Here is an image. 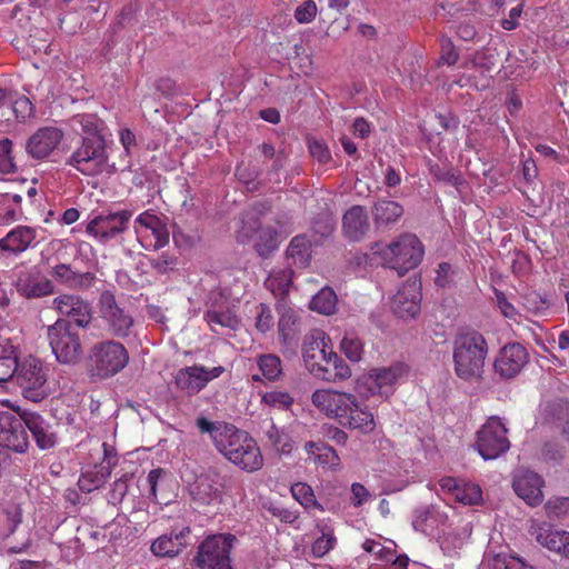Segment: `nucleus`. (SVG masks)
Instances as JSON below:
<instances>
[{
    "mask_svg": "<svg viewBox=\"0 0 569 569\" xmlns=\"http://www.w3.org/2000/svg\"><path fill=\"white\" fill-rule=\"evenodd\" d=\"M196 426L202 433H208L217 450L231 463L247 472L260 470L263 457L257 441L246 431L233 425L210 421L198 417Z\"/></svg>",
    "mask_w": 569,
    "mask_h": 569,
    "instance_id": "1",
    "label": "nucleus"
},
{
    "mask_svg": "<svg viewBox=\"0 0 569 569\" xmlns=\"http://www.w3.org/2000/svg\"><path fill=\"white\" fill-rule=\"evenodd\" d=\"M488 345L485 337L476 331L459 333L453 339L455 373L463 381H477L482 378Z\"/></svg>",
    "mask_w": 569,
    "mask_h": 569,
    "instance_id": "2",
    "label": "nucleus"
},
{
    "mask_svg": "<svg viewBox=\"0 0 569 569\" xmlns=\"http://www.w3.org/2000/svg\"><path fill=\"white\" fill-rule=\"evenodd\" d=\"M326 335L318 331L303 347V360L307 369L316 378L336 382L351 376L350 367L332 350L326 349Z\"/></svg>",
    "mask_w": 569,
    "mask_h": 569,
    "instance_id": "3",
    "label": "nucleus"
},
{
    "mask_svg": "<svg viewBox=\"0 0 569 569\" xmlns=\"http://www.w3.org/2000/svg\"><path fill=\"white\" fill-rule=\"evenodd\" d=\"M383 266L393 269L399 276L415 269L422 260V242L411 233L401 234L397 240L378 251Z\"/></svg>",
    "mask_w": 569,
    "mask_h": 569,
    "instance_id": "4",
    "label": "nucleus"
},
{
    "mask_svg": "<svg viewBox=\"0 0 569 569\" xmlns=\"http://www.w3.org/2000/svg\"><path fill=\"white\" fill-rule=\"evenodd\" d=\"M66 164L87 177L109 172L107 139H81L79 146L66 160Z\"/></svg>",
    "mask_w": 569,
    "mask_h": 569,
    "instance_id": "5",
    "label": "nucleus"
},
{
    "mask_svg": "<svg viewBox=\"0 0 569 569\" xmlns=\"http://www.w3.org/2000/svg\"><path fill=\"white\" fill-rule=\"evenodd\" d=\"M48 371L42 360L34 356H27L18 360L13 381L26 399L39 402L49 395Z\"/></svg>",
    "mask_w": 569,
    "mask_h": 569,
    "instance_id": "6",
    "label": "nucleus"
},
{
    "mask_svg": "<svg viewBox=\"0 0 569 569\" xmlns=\"http://www.w3.org/2000/svg\"><path fill=\"white\" fill-rule=\"evenodd\" d=\"M89 362L93 376L107 379L120 372L128 365L129 353L119 341H101L90 349Z\"/></svg>",
    "mask_w": 569,
    "mask_h": 569,
    "instance_id": "7",
    "label": "nucleus"
},
{
    "mask_svg": "<svg viewBox=\"0 0 569 569\" xmlns=\"http://www.w3.org/2000/svg\"><path fill=\"white\" fill-rule=\"evenodd\" d=\"M49 345L60 363H77L83 353L79 332L66 319H58L47 329Z\"/></svg>",
    "mask_w": 569,
    "mask_h": 569,
    "instance_id": "8",
    "label": "nucleus"
},
{
    "mask_svg": "<svg viewBox=\"0 0 569 569\" xmlns=\"http://www.w3.org/2000/svg\"><path fill=\"white\" fill-rule=\"evenodd\" d=\"M99 316L108 332L117 338H127L131 335L134 319L126 306L117 301L116 296L104 290L98 300Z\"/></svg>",
    "mask_w": 569,
    "mask_h": 569,
    "instance_id": "9",
    "label": "nucleus"
},
{
    "mask_svg": "<svg viewBox=\"0 0 569 569\" xmlns=\"http://www.w3.org/2000/svg\"><path fill=\"white\" fill-rule=\"evenodd\" d=\"M237 538L232 533L207 537L198 548L196 562L201 569H232L230 551Z\"/></svg>",
    "mask_w": 569,
    "mask_h": 569,
    "instance_id": "10",
    "label": "nucleus"
},
{
    "mask_svg": "<svg viewBox=\"0 0 569 569\" xmlns=\"http://www.w3.org/2000/svg\"><path fill=\"white\" fill-rule=\"evenodd\" d=\"M13 412L0 411V447L16 453H26L29 449V436L24 413L20 407Z\"/></svg>",
    "mask_w": 569,
    "mask_h": 569,
    "instance_id": "11",
    "label": "nucleus"
},
{
    "mask_svg": "<svg viewBox=\"0 0 569 569\" xmlns=\"http://www.w3.org/2000/svg\"><path fill=\"white\" fill-rule=\"evenodd\" d=\"M507 428L499 417H490L477 431L476 448L485 460H492L510 448Z\"/></svg>",
    "mask_w": 569,
    "mask_h": 569,
    "instance_id": "12",
    "label": "nucleus"
},
{
    "mask_svg": "<svg viewBox=\"0 0 569 569\" xmlns=\"http://www.w3.org/2000/svg\"><path fill=\"white\" fill-rule=\"evenodd\" d=\"M51 308L79 328L87 329L92 322L93 311L89 301L74 293H61L52 300Z\"/></svg>",
    "mask_w": 569,
    "mask_h": 569,
    "instance_id": "13",
    "label": "nucleus"
},
{
    "mask_svg": "<svg viewBox=\"0 0 569 569\" xmlns=\"http://www.w3.org/2000/svg\"><path fill=\"white\" fill-rule=\"evenodd\" d=\"M131 217L130 210L99 214L88 222L86 230L99 241L107 242L127 230Z\"/></svg>",
    "mask_w": 569,
    "mask_h": 569,
    "instance_id": "14",
    "label": "nucleus"
},
{
    "mask_svg": "<svg viewBox=\"0 0 569 569\" xmlns=\"http://www.w3.org/2000/svg\"><path fill=\"white\" fill-rule=\"evenodd\" d=\"M529 362L527 349L519 342L503 346L493 363L495 373L508 380L517 377Z\"/></svg>",
    "mask_w": 569,
    "mask_h": 569,
    "instance_id": "15",
    "label": "nucleus"
},
{
    "mask_svg": "<svg viewBox=\"0 0 569 569\" xmlns=\"http://www.w3.org/2000/svg\"><path fill=\"white\" fill-rule=\"evenodd\" d=\"M224 371L222 366L206 368L203 366H190L177 371L174 383L178 389L188 395H196L201 391L208 382L221 376Z\"/></svg>",
    "mask_w": 569,
    "mask_h": 569,
    "instance_id": "16",
    "label": "nucleus"
},
{
    "mask_svg": "<svg viewBox=\"0 0 569 569\" xmlns=\"http://www.w3.org/2000/svg\"><path fill=\"white\" fill-rule=\"evenodd\" d=\"M356 397L351 393L339 392L329 389L316 390L311 400L316 408L329 418H335L340 423L351 410Z\"/></svg>",
    "mask_w": 569,
    "mask_h": 569,
    "instance_id": "17",
    "label": "nucleus"
},
{
    "mask_svg": "<svg viewBox=\"0 0 569 569\" xmlns=\"http://www.w3.org/2000/svg\"><path fill=\"white\" fill-rule=\"evenodd\" d=\"M421 282L413 278L408 279L393 296L391 309L393 313L402 319L416 318L420 312Z\"/></svg>",
    "mask_w": 569,
    "mask_h": 569,
    "instance_id": "18",
    "label": "nucleus"
},
{
    "mask_svg": "<svg viewBox=\"0 0 569 569\" xmlns=\"http://www.w3.org/2000/svg\"><path fill=\"white\" fill-rule=\"evenodd\" d=\"M63 131L56 127L39 128L26 142V152L34 160L47 159L63 139Z\"/></svg>",
    "mask_w": 569,
    "mask_h": 569,
    "instance_id": "19",
    "label": "nucleus"
},
{
    "mask_svg": "<svg viewBox=\"0 0 569 569\" xmlns=\"http://www.w3.org/2000/svg\"><path fill=\"white\" fill-rule=\"evenodd\" d=\"M102 447L104 453L103 461L82 472L78 480V486L83 492L90 493L101 488L111 476L113 467L118 463L117 455L112 449L106 442L102 443Z\"/></svg>",
    "mask_w": 569,
    "mask_h": 569,
    "instance_id": "20",
    "label": "nucleus"
},
{
    "mask_svg": "<svg viewBox=\"0 0 569 569\" xmlns=\"http://www.w3.org/2000/svg\"><path fill=\"white\" fill-rule=\"evenodd\" d=\"M408 372L405 363L397 362L390 367L376 368L370 370L366 378L368 390L375 395L379 393L389 397L393 392L395 383Z\"/></svg>",
    "mask_w": 569,
    "mask_h": 569,
    "instance_id": "21",
    "label": "nucleus"
},
{
    "mask_svg": "<svg viewBox=\"0 0 569 569\" xmlns=\"http://www.w3.org/2000/svg\"><path fill=\"white\" fill-rule=\"evenodd\" d=\"M27 429L30 431L37 447L42 451L53 449L59 442L54 425L36 411L27 410L24 413Z\"/></svg>",
    "mask_w": 569,
    "mask_h": 569,
    "instance_id": "22",
    "label": "nucleus"
},
{
    "mask_svg": "<svg viewBox=\"0 0 569 569\" xmlns=\"http://www.w3.org/2000/svg\"><path fill=\"white\" fill-rule=\"evenodd\" d=\"M529 532L545 548L569 558V532L555 530L547 522L532 521Z\"/></svg>",
    "mask_w": 569,
    "mask_h": 569,
    "instance_id": "23",
    "label": "nucleus"
},
{
    "mask_svg": "<svg viewBox=\"0 0 569 569\" xmlns=\"http://www.w3.org/2000/svg\"><path fill=\"white\" fill-rule=\"evenodd\" d=\"M192 498L203 505H212L222 500L221 477L216 471L199 475L189 488Z\"/></svg>",
    "mask_w": 569,
    "mask_h": 569,
    "instance_id": "24",
    "label": "nucleus"
},
{
    "mask_svg": "<svg viewBox=\"0 0 569 569\" xmlns=\"http://www.w3.org/2000/svg\"><path fill=\"white\" fill-rule=\"evenodd\" d=\"M242 223L241 236L243 234L249 238L251 233L258 232L254 249L261 258L266 259L270 257V254L278 249V232L272 227L261 228L260 221L249 214L246 216Z\"/></svg>",
    "mask_w": 569,
    "mask_h": 569,
    "instance_id": "25",
    "label": "nucleus"
},
{
    "mask_svg": "<svg viewBox=\"0 0 569 569\" xmlns=\"http://www.w3.org/2000/svg\"><path fill=\"white\" fill-rule=\"evenodd\" d=\"M542 478L532 471H521L515 476L512 487L519 498L529 506H538L542 501Z\"/></svg>",
    "mask_w": 569,
    "mask_h": 569,
    "instance_id": "26",
    "label": "nucleus"
},
{
    "mask_svg": "<svg viewBox=\"0 0 569 569\" xmlns=\"http://www.w3.org/2000/svg\"><path fill=\"white\" fill-rule=\"evenodd\" d=\"M50 274L61 284L71 290H88L94 281L96 274L92 272H79L71 268L70 264L59 263L52 267Z\"/></svg>",
    "mask_w": 569,
    "mask_h": 569,
    "instance_id": "27",
    "label": "nucleus"
},
{
    "mask_svg": "<svg viewBox=\"0 0 569 569\" xmlns=\"http://www.w3.org/2000/svg\"><path fill=\"white\" fill-rule=\"evenodd\" d=\"M367 211L361 206H352L342 217V231L351 241H359L369 230Z\"/></svg>",
    "mask_w": 569,
    "mask_h": 569,
    "instance_id": "28",
    "label": "nucleus"
},
{
    "mask_svg": "<svg viewBox=\"0 0 569 569\" xmlns=\"http://www.w3.org/2000/svg\"><path fill=\"white\" fill-rule=\"evenodd\" d=\"M70 128L82 139H106V124L97 114L79 113L69 119Z\"/></svg>",
    "mask_w": 569,
    "mask_h": 569,
    "instance_id": "29",
    "label": "nucleus"
},
{
    "mask_svg": "<svg viewBox=\"0 0 569 569\" xmlns=\"http://www.w3.org/2000/svg\"><path fill=\"white\" fill-rule=\"evenodd\" d=\"M37 238V230L28 226H18L0 239V249L14 254L26 251Z\"/></svg>",
    "mask_w": 569,
    "mask_h": 569,
    "instance_id": "30",
    "label": "nucleus"
},
{
    "mask_svg": "<svg viewBox=\"0 0 569 569\" xmlns=\"http://www.w3.org/2000/svg\"><path fill=\"white\" fill-rule=\"evenodd\" d=\"M17 291L27 299L42 298L53 293L51 280L33 273L21 274L16 283Z\"/></svg>",
    "mask_w": 569,
    "mask_h": 569,
    "instance_id": "31",
    "label": "nucleus"
},
{
    "mask_svg": "<svg viewBox=\"0 0 569 569\" xmlns=\"http://www.w3.org/2000/svg\"><path fill=\"white\" fill-rule=\"evenodd\" d=\"M189 533V527H183L179 531L162 535L152 542L151 551L158 557H176L186 546L184 539Z\"/></svg>",
    "mask_w": 569,
    "mask_h": 569,
    "instance_id": "32",
    "label": "nucleus"
},
{
    "mask_svg": "<svg viewBox=\"0 0 569 569\" xmlns=\"http://www.w3.org/2000/svg\"><path fill=\"white\" fill-rule=\"evenodd\" d=\"M340 425L345 428L358 430L361 433H370L376 428L373 415L359 406L357 399L351 405V410L341 420Z\"/></svg>",
    "mask_w": 569,
    "mask_h": 569,
    "instance_id": "33",
    "label": "nucleus"
},
{
    "mask_svg": "<svg viewBox=\"0 0 569 569\" xmlns=\"http://www.w3.org/2000/svg\"><path fill=\"white\" fill-rule=\"evenodd\" d=\"M287 258L298 268L309 266L312 253L311 241L305 234L293 237L287 248Z\"/></svg>",
    "mask_w": 569,
    "mask_h": 569,
    "instance_id": "34",
    "label": "nucleus"
},
{
    "mask_svg": "<svg viewBox=\"0 0 569 569\" xmlns=\"http://www.w3.org/2000/svg\"><path fill=\"white\" fill-rule=\"evenodd\" d=\"M22 197L17 193L0 194V224H9L22 216Z\"/></svg>",
    "mask_w": 569,
    "mask_h": 569,
    "instance_id": "35",
    "label": "nucleus"
},
{
    "mask_svg": "<svg viewBox=\"0 0 569 569\" xmlns=\"http://www.w3.org/2000/svg\"><path fill=\"white\" fill-rule=\"evenodd\" d=\"M204 319L211 330L218 333L220 329L237 330L240 325L239 319L230 309H209L204 315Z\"/></svg>",
    "mask_w": 569,
    "mask_h": 569,
    "instance_id": "36",
    "label": "nucleus"
},
{
    "mask_svg": "<svg viewBox=\"0 0 569 569\" xmlns=\"http://www.w3.org/2000/svg\"><path fill=\"white\" fill-rule=\"evenodd\" d=\"M403 213L400 203L391 200H380L375 203L372 214L376 223L389 224L396 222Z\"/></svg>",
    "mask_w": 569,
    "mask_h": 569,
    "instance_id": "37",
    "label": "nucleus"
},
{
    "mask_svg": "<svg viewBox=\"0 0 569 569\" xmlns=\"http://www.w3.org/2000/svg\"><path fill=\"white\" fill-rule=\"evenodd\" d=\"M293 271L290 268L273 270L264 281V286L274 296L286 295L292 282Z\"/></svg>",
    "mask_w": 569,
    "mask_h": 569,
    "instance_id": "38",
    "label": "nucleus"
},
{
    "mask_svg": "<svg viewBox=\"0 0 569 569\" xmlns=\"http://www.w3.org/2000/svg\"><path fill=\"white\" fill-rule=\"evenodd\" d=\"M337 306V296L330 288L321 289L311 300L310 307L312 310L322 313L331 315L335 312Z\"/></svg>",
    "mask_w": 569,
    "mask_h": 569,
    "instance_id": "39",
    "label": "nucleus"
},
{
    "mask_svg": "<svg viewBox=\"0 0 569 569\" xmlns=\"http://www.w3.org/2000/svg\"><path fill=\"white\" fill-rule=\"evenodd\" d=\"M259 370L263 378L276 381L282 375L281 360L276 355H262L257 360Z\"/></svg>",
    "mask_w": 569,
    "mask_h": 569,
    "instance_id": "40",
    "label": "nucleus"
},
{
    "mask_svg": "<svg viewBox=\"0 0 569 569\" xmlns=\"http://www.w3.org/2000/svg\"><path fill=\"white\" fill-rule=\"evenodd\" d=\"M146 249L158 250L169 243V231L161 219L149 230V238L140 242Z\"/></svg>",
    "mask_w": 569,
    "mask_h": 569,
    "instance_id": "41",
    "label": "nucleus"
},
{
    "mask_svg": "<svg viewBox=\"0 0 569 569\" xmlns=\"http://www.w3.org/2000/svg\"><path fill=\"white\" fill-rule=\"evenodd\" d=\"M291 493L293 498L306 509L317 508L323 511V507L317 501L313 489L305 482H297L291 486Z\"/></svg>",
    "mask_w": 569,
    "mask_h": 569,
    "instance_id": "42",
    "label": "nucleus"
},
{
    "mask_svg": "<svg viewBox=\"0 0 569 569\" xmlns=\"http://www.w3.org/2000/svg\"><path fill=\"white\" fill-rule=\"evenodd\" d=\"M267 438L273 448L281 453H290L293 445L289 435L278 428L274 423H271L269 429L266 431Z\"/></svg>",
    "mask_w": 569,
    "mask_h": 569,
    "instance_id": "43",
    "label": "nucleus"
},
{
    "mask_svg": "<svg viewBox=\"0 0 569 569\" xmlns=\"http://www.w3.org/2000/svg\"><path fill=\"white\" fill-rule=\"evenodd\" d=\"M10 139L0 140V172L13 173L18 170L17 158Z\"/></svg>",
    "mask_w": 569,
    "mask_h": 569,
    "instance_id": "44",
    "label": "nucleus"
},
{
    "mask_svg": "<svg viewBox=\"0 0 569 569\" xmlns=\"http://www.w3.org/2000/svg\"><path fill=\"white\" fill-rule=\"evenodd\" d=\"M337 539L333 531L328 528L321 530V536L311 546V555L315 558L325 557L336 546Z\"/></svg>",
    "mask_w": 569,
    "mask_h": 569,
    "instance_id": "45",
    "label": "nucleus"
},
{
    "mask_svg": "<svg viewBox=\"0 0 569 569\" xmlns=\"http://www.w3.org/2000/svg\"><path fill=\"white\" fill-rule=\"evenodd\" d=\"M341 351L351 361H359L363 353V345L352 332H347L340 343Z\"/></svg>",
    "mask_w": 569,
    "mask_h": 569,
    "instance_id": "46",
    "label": "nucleus"
},
{
    "mask_svg": "<svg viewBox=\"0 0 569 569\" xmlns=\"http://www.w3.org/2000/svg\"><path fill=\"white\" fill-rule=\"evenodd\" d=\"M453 499L463 505H477L482 499V491L478 485L461 482Z\"/></svg>",
    "mask_w": 569,
    "mask_h": 569,
    "instance_id": "47",
    "label": "nucleus"
},
{
    "mask_svg": "<svg viewBox=\"0 0 569 569\" xmlns=\"http://www.w3.org/2000/svg\"><path fill=\"white\" fill-rule=\"evenodd\" d=\"M261 402L277 409H288L293 403V398L281 390H273L262 395Z\"/></svg>",
    "mask_w": 569,
    "mask_h": 569,
    "instance_id": "48",
    "label": "nucleus"
},
{
    "mask_svg": "<svg viewBox=\"0 0 569 569\" xmlns=\"http://www.w3.org/2000/svg\"><path fill=\"white\" fill-rule=\"evenodd\" d=\"M433 509L428 506H421L415 509L412 515V527L416 531L427 533L432 527L431 519Z\"/></svg>",
    "mask_w": 569,
    "mask_h": 569,
    "instance_id": "49",
    "label": "nucleus"
},
{
    "mask_svg": "<svg viewBox=\"0 0 569 569\" xmlns=\"http://www.w3.org/2000/svg\"><path fill=\"white\" fill-rule=\"evenodd\" d=\"M160 220L156 214L150 211H144L139 214L134 220V230L138 240L141 242L142 239L149 238V230L154 228V224Z\"/></svg>",
    "mask_w": 569,
    "mask_h": 569,
    "instance_id": "50",
    "label": "nucleus"
},
{
    "mask_svg": "<svg viewBox=\"0 0 569 569\" xmlns=\"http://www.w3.org/2000/svg\"><path fill=\"white\" fill-rule=\"evenodd\" d=\"M430 173L437 180L443 181L453 187H457L462 182L461 174L453 168H447V167H440L439 164H432L430 167Z\"/></svg>",
    "mask_w": 569,
    "mask_h": 569,
    "instance_id": "51",
    "label": "nucleus"
},
{
    "mask_svg": "<svg viewBox=\"0 0 569 569\" xmlns=\"http://www.w3.org/2000/svg\"><path fill=\"white\" fill-rule=\"evenodd\" d=\"M547 516L550 519L563 518L569 515V498L558 497L547 501L545 505Z\"/></svg>",
    "mask_w": 569,
    "mask_h": 569,
    "instance_id": "52",
    "label": "nucleus"
},
{
    "mask_svg": "<svg viewBox=\"0 0 569 569\" xmlns=\"http://www.w3.org/2000/svg\"><path fill=\"white\" fill-rule=\"evenodd\" d=\"M320 449L321 451L318 452V456L315 457V462L321 465L322 467L338 469L340 467V458L337 451L327 443L321 446Z\"/></svg>",
    "mask_w": 569,
    "mask_h": 569,
    "instance_id": "53",
    "label": "nucleus"
},
{
    "mask_svg": "<svg viewBox=\"0 0 569 569\" xmlns=\"http://www.w3.org/2000/svg\"><path fill=\"white\" fill-rule=\"evenodd\" d=\"M493 293H495L496 305L499 308L500 312L503 315V317L516 321L517 317L519 316L518 310L511 302H509L505 292H502L501 290L495 289Z\"/></svg>",
    "mask_w": 569,
    "mask_h": 569,
    "instance_id": "54",
    "label": "nucleus"
},
{
    "mask_svg": "<svg viewBox=\"0 0 569 569\" xmlns=\"http://www.w3.org/2000/svg\"><path fill=\"white\" fill-rule=\"evenodd\" d=\"M458 59L459 52L457 47L451 42V39L442 38L439 63L452 66L458 61Z\"/></svg>",
    "mask_w": 569,
    "mask_h": 569,
    "instance_id": "55",
    "label": "nucleus"
},
{
    "mask_svg": "<svg viewBox=\"0 0 569 569\" xmlns=\"http://www.w3.org/2000/svg\"><path fill=\"white\" fill-rule=\"evenodd\" d=\"M279 313L280 318L278 322V329L283 337H288L292 330V326L297 321V315L292 309L286 307H282L279 310Z\"/></svg>",
    "mask_w": 569,
    "mask_h": 569,
    "instance_id": "56",
    "label": "nucleus"
},
{
    "mask_svg": "<svg viewBox=\"0 0 569 569\" xmlns=\"http://www.w3.org/2000/svg\"><path fill=\"white\" fill-rule=\"evenodd\" d=\"M257 318H256V328L260 332H267L273 325V317L271 310L264 303H260L258 307Z\"/></svg>",
    "mask_w": 569,
    "mask_h": 569,
    "instance_id": "57",
    "label": "nucleus"
},
{
    "mask_svg": "<svg viewBox=\"0 0 569 569\" xmlns=\"http://www.w3.org/2000/svg\"><path fill=\"white\" fill-rule=\"evenodd\" d=\"M18 366V359L12 356L0 357V382H6L10 379L14 380V375Z\"/></svg>",
    "mask_w": 569,
    "mask_h": 569,
    "instance_id": "58",
    "label": "nucleus"
},
{
    "mask_svg": "<svg viewBox=\"0 0 569 569\" xmlns=\"http://www.w3.org/2000/svg\"><path fill=\"white\" fill-rule=\"evenodd\" d=\"M150 266L159 273H167L173 270L177 264V258L169 256L168 253H161L157 258L149 260Z\"/></svg>",
    "mask_w": 569,
    "mask_h": 569,
    "instance_id": "59",
    "label": "nucleus"
},
{
    "mask_svg": "<svg viewBox=\"0 0 569 569\" xmlns=\"http://www.w3.org/2000/svg\"><path fill=\"white\" fill-rule=\"evenodd\" d=\"M132 479L131 473H123L113 482L110 496L113 501L120 502L126 497L129 488V481Z\"/></svg>",
    "mask_w": 569,
    "mask_h": 569,
    "instance_id": "60",
    "label": "nucleus"
},
{
    "mask_svg": "<svg viewBox=\"0 0 569 569\" xmlns=\"http://www.w3.org/2000/svg\"><path fill=\"white\" fill-rule=\"evenodd\" d=\"M317 14V6L315 1L307 0L300 4L295 11V18L300 23L310 22Z\"/></svg>",
    "mask_w": 569,
    "mask_h": 569,
    "instance_id": "61",
    "label": "nucleus"
},
{
    "mask_svg": "<svg viewBox=\"0 0 569 569\" xmlns=\"http://www.w3.org/2000/svg\"><path fill=\"white\" fill-rule=\"evenodd\" d=\"M267 510L280 521L286 523H292L298 519V513L280 505L270 502L267 506Z\"/></svg>",
    "mask_w": 569,
    "mask_h": 569,
    "instance_id": "62",
    "label": "nucleus"
},
{
    "mask_svg": "<svg viewBox=\"0 0 569 569\" xmlns=\"http://www.w3.org/2000/svg\"><path fill=\"white\" fill-rule=\"evenodd\" d=\"M310 154L320 163H327L331 159V154L326 144L316 139L308 142Z\"/></svg>",
    "mask_w": 569,
    "mask_h": 569,
    "instance_id": "63",
    "label": "nucleus"
},
{
    "mask_svg": "<svg viewBox=\"0 0 569 569\" xmlns=\"http://www.w3.org/2000/svg\"><path fill=\"white\" fill-rule=\"evenodd\" d=\"M12 110L17 118L21 120L33 116V104L27 97L18 98L12 104Z\"/></svg>",
    "mask_w": 569,
    "mask_h": 569,
    "instance_id": "64",
    "label": "nucleus"
}]
</instances>
